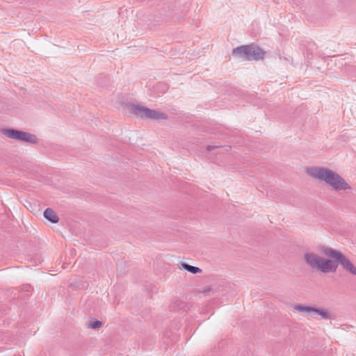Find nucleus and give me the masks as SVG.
I'll return each instance as SVG.
<instances>
[{"mask_svg": "<svg viewBox=\"0 0 356 356\" xmlns=\"http://www.w3.org/2000/svg\"><path fill=\"white\" fill-rule=\"evenodd\" d=\"M303 259L312 268L324 273L336 272L340 264L346 272L356 275L355 264L341 252L327 245L319 246L316 252L307 251Z\"/></svg>", "mask_w": 356, "mask_h": 356, "instance_id": "f257e3e1", "label": "nucleus"}, {"mask_svg": "<svg viewBox=\"0 0 356 356\" xmlns=\"http://www.w3.org/2000/svg\"><path fill=\"white\" fill-rule=\"evenodd\" d=\"M307 173L320 181H323L336 191L350 190V185L337 173L326 168L312 167L307 169Z\"/></svg>", "mask_w": 356, "mask_h": 356, "instance_id": "f03ea898", "label": "nucleus"}, {"mask_svg": "<svg viewBox=\"0 0 356 356\" xmlns=\"http://www.w3.org/2000/svg\"><path fill=\"white\" fill-rule=\"evenodd\" d=\"M232 53L236 57L247 60H258L262 58L264 55L261 49L252 45L238 47L233 50Z\"/></svg>", "mask_w": 356, "mask_h": 356, "instance_id": "7ed1b4c3", "label": "nucleus"}, {"mask_svg": "<svg viewBox=\"0 0 356 356\" xmlns=\"http://www.w3.org/2000/svg\"><path fill=\"white\" fill-rule=\"evenodd\" d=\"M1 133L12 139L26 141L31 143H36L38 142V139L35 135L26 132L14 129H3L1 130Z\"/></svg>", "mask_w": 356, "mask_h": 356, "instance_id": "20e7f679", "label": "nucleus"}, {"mask_svg": "<svg viewBox=\"0 0 356 356\" xmlns=\"http://www.w3.org/2000/svg\"><path fill=\"white\" fill-rule=\"evenodd\" d=\"M134 112L140 118H146L153 120L166 119V115L154 110H151L144 106L138 105L134 107Z\"/></svg>", "mask_w": 356, "mask_h": 356, "instance_id": "39448f33", "label": "nucleus"}, {"mask_svg": "<svg viewBox=\"0 0 356 356\" xmlns=\"http://www.w3.org/2000/svg\"><path fill=\"white\" fill-rule=\"evenodd\" d=\"M294 309L299 312L302 313H316L320 315L323 318H327L329 317V314L326 311H324L322 309H316L312 307L306 306L304 305H296L293 307Z\"/></svg>", "mask_w": 356, "mask_h": 356, "instance_id": "423d86ee", "label": "nucleus"}, {"mask_svg": "<svg viewBox=\"0 0 356 356\" xmlns=\"http://www.w3.org/2000/svg\"><path fill=\"white\" fill-rule=\"evenodd\" d=\"M44 216L52 223H57L59 221V218L56 212L50 208H48L44 211Z\"/></svg>", "mask_w": 356, "mask_h": 356, "instance_id": "0eeeda50", "label": "nucleus"}, {"mask_svg": "<svg viewBox=\"0 0 356 356\" xmlns=\"http://www.w3.org/2000/svg\"><path fill=\"white\" fill-rule=\"evenodd\" d=\"M102 326V323L97 320H92L88 323V327L90 329H98Z\"/></svg>", "mask_w": 356, "mask_h": 356, "instance_id": "6e6552de", "label": "nucleus"}, {"mask_svg": "<svg viewBox=\"0 0 356 356\" xmlns=\"http://www.w3.org/2000/svg\"><path fill=\"white\" fill-rule=\"evenodd\" d=\"M189 272H191V273H193V274H196V273H201L202 270L200 268L191 266V268H190Z\"/></svg>", "mask_w": 356, "mask_h": 356, "instance_id": "1a4fd4ad", "label": "nucleus"}, {"mask_svg": "<svg viewBox=\"0 0 356 356\" xmlns=\"http://www.w3.org/2000/svg\"><path fill=\"white\" fill-rule=\"evenodd\" d=\"M191 266H190V265H188V264H187L181 263V264L179 265V268L180 269L184 268V269L187 270L188 271H189V270H190V268H191Z\"/></svg>", "mask_w": 356, "mask_h": 356, "instance_id": "9d476101", "label": "nucleus"}]
</instances>
